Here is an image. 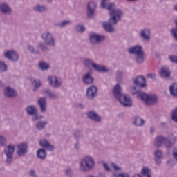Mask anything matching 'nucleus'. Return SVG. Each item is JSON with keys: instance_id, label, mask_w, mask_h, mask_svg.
<instances>
[{"instance_id": "5fc2aeb1", "label": "nucleus", "mask_w": 177, "mask_h": 177, "mask_svg": "<svg viewBox=\"0 0 177 177\" xmlns=\"http://www.w3.org/2000/svg\"><path fill=\"white\" fill-rule=\"evenodd\" d=\"M114 6H115L114 3H111L107 6H106L105 8L107 9V10H109V12H111V10L115 9V8H114Z\"/></svg>"}, {"instance_id": "0eeeda50", "label": "nucleus", "mask_w": 177, "mask_h": 177, "mask_svg": "<svg viewBox=\"0 0 177 177\" xmlns=\"http://www.w3.org/2000/svg\"><path fill=\"white\" fill-rule=\"evenodd\" d=\"M15 149L16 147L15 145H9L4 149V153L6 155V164L10 165L13 162V154H15Z\"/></svg>"}, {"instance_id": "473e14b6", "label": "nucleus", "mask_w": 177, "mask_h": 177, "mask_svg": "<svg viewBox=\"0 0 177 177\" xmlns=\"http://www.w3.org/2000/svg\"><path fill=\"white\" fill-rule=\"evenodd\" d=\"M46 125H48V122L45 120H39L38 121L35 126L37 131H42L46 128Z\"/></svg>"}, {"instance_id": "3c124183", "label": "nucleus", "mask_w": 177, "mask_h": 177, "mask_svg": "<svg viewBox=\"0 0 177 177\" xmlns=\"http://www.w3.org/2000/svg\"><path fill=\"white\" fill-rule=\"evenodd\" d=\"M167 164L169 167H174V165H176V161L174 159H169L167 162Z\"/></svg>"}, {"instance_id": "13d9d810", "label": "nucleus", "mask_w": 177, "mask_h": 177, "mask_svg": "<svg viewBox=\"0 0 177 177\" xmlns=\"http://www.w3.org/2000/svg\"><path fill=\"white\" fill-rule=\"evenodd\" d=\"M109 0H102L101 1V7L102 8H106V2H107Z\"/></svg>"}, {"instance_id": "7c9ffc66", "label": "nucleus", "mask_w": 177, "mask_h": 177, "mask_svg": "<svg viewBox=\"0 0 177 177\" xmlns=\"http://www.w3.org/2000/svg\"><path fill=\"white\" fill-rule=\"evenodd\" d=\"M71 24V20H64L61 22H56L54 24V27H58L59 28H64V27H67V26H70Z\"/></svg>"}, {"instance_id": "0e129e2a", "label": "nucleus", "mask_w": 177, "mask_h": 177, "mask_svg": "<svg viewBox=\"0 0 177 177\" xmlns=\"http://www.w3.org/2000/svg\"><path fill=\"white\" fill-rule=\"evenodd\" d=\"M160 127L162 128H164V127H167V122H161L160 123Z\"/></svg>"}, {"instance_id": "f03ea898", "label": "nucleus", "mask_w": 177, "mask_h": 177, "mask_svg": "<svg viewBox=\"0 0 177 177\" xmlns=\"http://www.w3.org/2000/svg\"><path fill=\"white\" fill-rule=\"evenodd\" d=\"M176 142V136H174L173 133H171L167 137L164 136V135L156 136L154 145L156 147H162V146H165L167 150H169V149H172L175 146Z\"/></svg>"}, {"instance_id": "58836bf2", "label": "nucleus", "mask_w": 177, "mask_h": 177, "mask_svg": "<svg viewBox=\"0 0 177 177\" xmlns=\"http://www.w3.org/2000/svg\"><path fill=\"white\" fill-rule=\"evenodd\" d=\"M142 177H151L150 174V169L148 167H144L142 169Z\"/></svg>"}, {"instance_id": "f257e3e1", "label": "nucleus", "mask_w": 177, "mask_h": 177, "mask_svg": "<svg viewBox=\"0 0 177 177\" xmlns=\"http://www.w3.org/2000/svg\"><path fill=\"white\" fill-rule=\"evenodd\" d=\"M110 17L108 21L102 23V27L109 34H114L115 32V28L114 26H117L118 21L121 20L122 16H124V12L119 8H115L111 10L109 12Z\"/></svg>"}, {"instance_id": "338daca9", "label": "nucleus", "mask_w": 177, "mask_h": 177, "mask_svg": "<svg viewBox=\"0 0 177 177\" xmlns=\"http://www.w3.org/2000/svg\"><path fill=\"white\" fill-rule=\"evenodd\" d=\"M100 176L106 177V173H100Z\"/></svg>"}, {"instance_id": "a878e982", "label": "nucleus", "mask_w": 177, "mask_h": 177, "mask_svg": "<svg viewBox=\"0 0 177 177\" xmlns=\"http://www.w3.org/2000/svg\"><path fill=\"white\" fill-rule=\"evenodd\" d=\"M39 145L41 146V147H44V149H46L48 150V151H53L55 150V147L49 142L46 139H42L39 141Z\"/></svg>"}, {"instance_id": "5701e85b", "label": "nucleus", "mask_w": 177, "mask_h": 177, "mask_svg": "<svg viewBox=\"0 0 177 177\" xmlns=\"http://www.w3.org/2000/svg\"><path fill=\"white\" fill-rule=\"evenodd\" d=\"M37 104L40 109L41 113H46V97H39L37 100Z\"/></svg>"}, {"instance_id": "423d86ee", "label": "nucleus", "mask_w": 177, "mask_h": 177, "mask_svg": "<svg viewBox=\"0 0 177 177\" xmlns=\"http://www.w3.org/2000/svg\"><path fill=\"white\" fill-rule=\"evenodd\" d=\"M139 98L143 100L148 106H154L158 103V96L156 94H147L146 93H140Z\"/></svg>"}, {"instance_id": "4468645a", "label": "nucleus", "mask_w": 177, "mask_h": 177, "mask_svg": "<svg viewBox=\"0 0 177 177\" xmlns=\"http://www.w3.org/2000/svg\"><path fill=\"white\" fill-rule=\"evenodd\" d=\"M138 35L144 42H150V39H151V31L149 28L142 29Z\"/></svg>"}, {"instance_id": "e433bc0d", "label": "nucleus", "mask_w": 177, "mask_h": 177, "mask_svg": "<svg viewBox=\"0 0 177 177\" xmlns=\"http://www.w3.org/2000/svg\"><path fill=\"white\" fill-rule=\"evenodd\" d=\"M171 120L173 121V122L177 124V106L171 111Z\"/></svg>"}, {"instance_id": "4d7b16f0", "label": "nucleus", "mask_w": 177, "mask_h": 177, "mask_svg": "<svg viewBox=\"0 0 177 177\" xmlns=\"http://www.w3.org/2000/svg\"><path fill=\"white\" fill-rule=\"evenodd\" d=\"M147 78H151L152 80H153V78H156V74L154 73H148L147 75Z\"/></svg>"}, {"instance_id": "680f3d73", "label": "nucleus", "mask_w": 177, "mask_h": 177, "mask_svg": "<svg viewBox=\"0 0 177 177\" xmlns=\"http://www.w3.org/2000/svg\"><path fill=\"white\" fill-rule=\"evenodd\" d=\"M154 132H156V128H154V127H151L150 128V133H154Z\"/></svg>"}, {"instance_id": "cd10ccee", "label": "nucleus", "mask_w": 177, "mask_h": 177, "mask_svg": "<svg viewBox=\"0 0 177 177\" xmlns=\"http://www.w3.org/2000/svg\"><path fill=\"white\" fill-rule=\"evenodd\" d=\"M48 6L39 3L36 4L33 7V10H35V12H38L39 13H45V12H48Z\"/></svg>"}, {"instance_id": "8fccbe9b", "label": "nucleus", "mask_w": 177, "mask_h": 177, "mask_svg": "<svg viewBox=\"0 0 177 177\" xmlns=\"http://www.w3.org/2000/svg\"><path fill=\"white\" fill-rule=\"evenodd\" d=\"M169 60H170V62L171 63H175L176 64H177V56L176 55H169Z\"/></svg>"}, {"instance_id": "c756f323", "label": "nucleus", "mask_w": 177, "mask_h": 177, "mask_svg": "<svg viewBox=\"0 0 177 177\" xmlns=\"http://www.w3.org/2000/svg\"><path fill=\"white\" fill-rule=\"evenodd\" d=\"M43 95H46L50 99H57V94L55 93L52 90L46 88L42 91Z\"/></svg>"}, {"instance_id": "09e8293b", "label": "nucleus", "mask_w": 177, "mask_h": 177, "mask_svg": "<svg viewBox=\"0 0 177 177\" xmlns=\"http://www.w3.org/2000/svg\"><path fill=\"white\" fill-rule=\"evenodd\" d=\"M65 174L67 177H73V170L70 167L66 168Z\"/></svg>"}, {"instance_id": "7ed1b4c3", "label": "nucleus", "mask_w": 177, "mask_h": 177, "mask_svg": "<svg viewBox=\"0 0 177 177\" xmlns=\"http://www.w3.org/2000/svg\"><path fill=\"white\" fill-rule=\"evenodd\" d=\"M127 52L129 55H135L136 64H143L145 63L146 54L145 53V50H143V46L140 45L131 46L127 49Z\"/></svg>"}, {"instance_id": "69168bd1", "label": "nucleus", "mask_w": 177, "mask_h": 177, "mask_svg": "<svg viewBox=\"0 0 177 177\" xmlns=\"http://www.w3.org/2000/svg\"><path fill=\"white\" fill-rule=\"evenodd\" d=\"M133 177H142V175H140V174H136L133 176Z\"/></svg>"}, {"instance_id": "c9c22d12", "label": "nucleus", "mask_w": 177, "mask_h": 177, "mask_svg": "<svg viewBox=\"0 0 177 177\" xmlns=\"http://www.w3.org/2000/svg\"><path fill=\"white\" fill-rule=\"evenodd\" d=\"M28 50L32 55H41V51L38 48H35L34 46L28 45Z\"/></svg>"}, {"instance_id": "2f4dec72", "label": "nucleus", "mask_w": 177, "mask_h": 177, "mask_svg": "<svg viewBox=\"0 0 177 177\" xmlns=\"http://www.w3.org/2000/svg\"><path fill=\"white\" fill-rule=\"evenodd\" d=\"M26 113L28 115H34L35 114H38V109L35 106L30 105L26 108Z\"/></svg>"}, {"instance_id": "72a5a7b5", "label": "nucleus", "mask_w": 177, "mask_h": 177, "mask_svg": "<svg viewBox=\"0 0 177 177\" xmlns=\"http://www.w3.org/2000/svg\"><path fill=\"white\" fill-rule=\"evenodd\" d=\"M46 150H45L44 149H39L37 151V158H39V160H46Z\"/></svg>"}, {"instance_id": "1a4fd4ad", "label": "nucleus", "mask_w": 177, "mask_h": 177, "mask_svg": "<svg viewBox=\"0 0 177 177\" xmlns=\"http://www.w3.org/2000/svg\"><path fill=\"white\" fill-rule=\"evenodd\" d=\"M89 41L93 45H99L106 41V36L97 33H91L89 35Z\"/></svg>"}, {"instance_id": "ea45409f", "label": "nucleus", "mask_w": 177, "mask_h": 177, "mask_svg": "<svg viewBox=\"0 0 177 177\" xmlns=\"http://www.w3.org/2000/svg\"><path fill=\"white\" fill-rule=\"evenodd\" d=\"M46 45L47 44L44 42L39 43V48H40L41 52H49V50H50V48Z\"/></svg>"}, {"instance_id": "f3484780", "label": "nucleus", "mask_w": 177, "mask_h": 177, "mask_svg": "<svg viewBox=\"0 0 177 177\" xmlns=\"http://www.w3.org/2000/svg\"><path fill=\"white\" fill-rule=\"evenodd\" d=\"M3 93L4 96L8 97V99H15V97H17V91L10 86H7L4 88Z\"/></svg>"}, {"instance_id": "6e6552de", "label": "nucleus", "mask_w": 177, "mask_h": 177, "mask_svg": "<svg viewBox=\"0 0 177 177\" xmlns=\"http://www.w3.org/2000/svg\"><path fill=\"white\" fill-rule=\"evenodd\" d=\"M41 39L48 46H50L51 48L56 47V39L50 32L46 31L44 32L41 35Z\"/></svg>"}, {"instance_id": "39448f33", "label": "nucleus", "mask_w": 177, "mask_h": 177, "mask_svg": "<svg viewBox=\"0 0 177 177\" xmlns=\"http://www.w3.org/2000/svg\"><path fill=\"white\" fill-rule=\"evenodd\" d=\"M83 65L85 68H91V67H93V68L95 71H97V73H109L110 71V69H109L107 66L96 64L90 58H84L83 60Z\"/></svg>"}, {"instance_id": "412c9836", "label": "nucleus", "mask_w": 177, "mask_h": 177, "mask_svg": "<svg viewBox=\"0 0 177 177\" xmlns=\"http://www.w3.org/2000/svg\"><path fill=\"white\" fill-rule=\"evenodd\" d=\"M48 81L50 86L55 89H57L62 86V82L57 79V76H49Z\"/></svg>"}, {"instance_id": "b1692460", "label": "nucleus", "mask_w": 177, "mask_h": 177, "mask_svg": "<svg viewBox=\"0 0 177 177\" xmlns=\"http://www.w3.org/2000/svg\"><path fill=\"white\" fill-rule=\"evenodd\" d=\"M161 78H171V71L168 66H162L159 72Z\"/></svg>"}, {"instance_id": "6ab92c4d", "label": "nucleus", "mask_w": 177, "mask_h": 177, "mask_svg": "<svg viewBox=\"0 0 177 177\" xmlns=\"http://www.w3.org/2000/svg\"><path fill=\"white\" fill-rule=\"evenodd\" d=\"M82 81L84 83L85 85H92L95 82V79L92 76V72L91 71L86 73L82 77Z\"/></svg>"}, {"instance_id": "a18cd8bd", "label": "nucleus", "mask_w": 177, "mask_h": 177, "mask_svg": "<svg viewBox=\"0 0 177 177\" xmlns=\"http://www.w3.org/2000/svg\"><path fill=\"white\" fill-rule=\"evenodd\" d=\"M8 71V66L5 62L0 61V73H5Z\"/></svg>"}, {"instance_id": "bb28decb", "label": "nucleus", "mask_w": 177, "mask_h": 177, "mask_svg": "<svg viewBox=\"0 0 177 177\" xmlns=\"http://www.w3.org/2000/svg\"><path fill=\"white\" fill-rule=\"evenodd\" d=\"M145 122V120L140 118V116L137 115L133 118L132 123L135 127H143Z\"/></svg>"}, {"instance_id": "f704fd0d", "label": "nucleus", "mask_w": 177, "mask_h": 177, "mask_svg": "<svg viewBox=\"0 0 177 177\" xmlns=\"http://www.w3.org/2000/svg\"><path fill=\"white\" fill-rule=\"evenodd\" d=\"M169 89L170 95H171V96H173L174 97L177 98V83H172L170 85Z\"/></svg>"}, {"instance_id": "ddd939ff", "label": "nucleus", "mask_w": 177, "mask_h": 177, "mask_svg": "<svg viewBox=\"0 0 177 177\" xmlns=\"http://www.w3.org/2000/svg\"><path fill=\"white\" fill-rule=\"evenodd\" d=\"M97 96V86L92 85L86 88V97L89 100H93Z\"/></svg>"}, {"instance_id": "864d4df0", "label": "nucleus", "mask_w": 177, "mask_h": 177, "mask_svg": "<svg viewBox=\"0 0 177 177\" xmlns=\"http://www.w3.org/2000/svg\"><path fill=\"white\" fill-rule=\"evenodd\" d=\"M124 75V72L122 71H118L116 72V78L118 80V81H120V80H121V77H122Z\"/></svg>"}, {"instance_id": "dca6fc26", "label": "nucleus", "mask_w": 177, "mask_h": 177, "mask_svg": "<svg viewBox=\"0 0 177 177\" xmlns=\"http://www.w3.org/2000/svg\"><path fill=\"white\" fill-rule=\"evenodd\" d=\"M3 56L10 62H19L20 56L15 50H7L4 53Z\"/></svg>"}, {"instance_id": "9d476101", "label": "nucleus", "mask_w": 177, "mask_h": 177, "mask_svg": "<svg viewBox=\"0 0 177 177\" xmlns=\"http://www.w3.org/2000/svg\"><path fill=\"white\" fill-rule=\"evenodd\" d=\"M111 167L113 169V171L111 170L113 176H114V177H130L129 174H128V173H125V172L118 173V172H120V171H122V167L118 166V165H117L114 162H112Z\"/></svg>"}, {"instance_id": "774afa93", "label": "nucleus", "mask_w": 177, "mask_h": 177, "mask_svg": "<svg viewBox=\"0 0 177 177\" xmlns=\"http://www.w3.org/2000/svg\"><path fill=\"white\" fill-rule=\"evenodd\" d=\"M4 86H5V84H3V82L0 81V88H2Z\"/></svg>"}, {"instance_id": "de8ad7c7", "label": "nucleus", "mask_w": 177, "mask_h": 177, "mask_svg": "<svg viewBox=\"0 0 177 177\" xmlns=\"http://www.w3.org/2000/svg\"><path fill=\"white\" fill-rule=\"evenodd\" d=\"M154 156H155V158H162V151L160 150V149H157L155 152H154Z\"/></svg>"}, {"instance_id": "f8f14e48", "label": "nucleus", "mask_w": 177, "mask_h": 177, "mask_svg": "<svg viewBox=\"0 0 177 177\" xmlns=\"http://www.w3.org/2000/svg\"><path fill=\"white\" fill-rule=\"evenodd\" d=\"M13 12V10L10 5L6 1H2L0 3V13L6 16L10 15Z\"/></svg>"}, {"instance_id": "20e7f679", "label": "nucleus", "mask_w": 177, "mask_h": 177, "mask_svg": "<svg viewBox=\"0 0 177 177\" xmlns=\"http://www.w3.org/2000/svg\"><path fill=\"white\" fill-rule=\"evenodd\" d=\"M95 167H96L95 158L91 156L84 157L80 162V171L81 172H89V171L95 169Z\"/></svg>"}, {"instance_id": "603ef678", "label": "nucleus", "mask_w": 177, "mask_h": 177, "mask_svg": "<svg viewBox=\"0 0 177 177\" xmlns=\"http://www.w3.org/2000/svg\"><path fill=\"white\" fill-rule=\"evenodd\" d=\"M102 165L106 172H111V169L107 163H106L105 162H102Z\"/></svg>"}, {"instance_id": "bf43d9fd", "label": "nucleus", "mask_w": 177, "mask_h": 177, "mask_svg": "<svg viewBox=\"0 0 177 177\" xmlns=\"http://www.w3.org/2000/svg\"><path fill=\"white\" fill-rule=\"evenodd\" d=\"M30 176H31V177H37V176L35 175V171L34 170H31L30 171Z\"/></svg>"}, {"instance_id": "4be33fe9", "label": "nucleus", "mask_w": 177, "mask_h": 177, "mask_svg": "<svg viewBox=\"0 0 177 177\" xmlns=\"http://www.w3.org/2000/svg\"><path fill=\"white\" fill-rule=\"evenodd\" d=\"M95 12H96V3L95 1H90L87 4V16L90 19L93 17V15H95Z\"/></svg>"}, {"instance_id": "37998d69", "label": "nucleus", "mask_w": 177, "mask_h": 177, "mask_svg": "<svg viewBox=\"0 0 177 177\" xmlns=\"http://www.w3.org/2000/svg\"><path fill=\"white\" fill-rule=\"evenodd\" d=\"M130 92L131 93H132V95H138V97H139L140 93H145V92L143 91H139V90H138L136 86L131 87Z\"/></svg>"}, {"instance_id": "e2e57ef3", "label": "nucleus", "mask_w": 177, "mask_h": 177, "mask_svg": "<svg viewBox=\"0 0 177 177\" xmlns=\"http://www.w3.org/2000/svg\"><path fill=\"white\" fill-rule=\"evenodd\" d=\"M155 162L158 165H160V164H161V160H160V159H158V158H155Z\"/></svg>"}, {"instance_id": "79ce46f5", "label": "nucleus", "mask_w": 177, "mask_h": 177, "mask_svg": "<svg viewBox=\"0 0 177 177\" xmlns=\"http://www.w3.org/2000/svg\"><path fill=\"white\" fill-rule=\"evenodd\" d=\"M75 30L76 31V32L82 34V32H84V31H85V26H84V25L82 24L76 25L75 27Z\"/></svg>"}, {"instance_id": "a211bd4d", "label": "nucleus", "mask_w": 177, "mask_h": 177, "mask_svg": "<svg viewBox=\"0 0 177 177\" xmlns=\"http://www.w3.org/2000/svg\"><path fill=\"white\" fill-rule=\"evenodd\" d=\"M133 84L140 86V88H146L147 84L146 83V78L143 75L136 76L133 79Z\"/></svg>"}, {"instance_id": "a19ab883", "label": "nucleus", "mask_w": 177, "mask_h": 177, "mask_svg": "<svg viewBox=\"0 0 177 177\" xmlns=\"http://www.w3.org/2000/svg\"><path fill=\"white\" fill-rule=\"evenodd\" d=\"M175 24L176 28H171L170 32L176 41H177V19L175 20Z\"/></svg>"}, {"instance_id": "6e6d98bb", "label": "nucleus", "mask_w": 177, "mask_h": 177, "mask_svg": "<svg viewBox=\"0 0 177 177\" xmlns=\"http://www.w3.org/2000/svg\"><path fill=\"white\" fill-rule=\"evenodd\" d=\"M32 117V121H37V120H39V117H38V113H35V115H31Z\"/></svg>"}, {"instance_id": "aec40b11", "label": "nucleus", "mask_w": 177, "mask_h": 177, "mask_svg": "<svg viewBox=\"0 0 177 177\" xmlns=\"http://www.w3.org/2000/svg\"><path fill=\"white\" fill-rule=\"evenodd\" d=\"M86 115L88 120L94 121V122H102V117H100V115L93 110L88 111Z\"/></svg>"}, {"instance_id": "393cba45", "label": "nucleus", "mask_w": 177, "mask_h": 177, "mask_svg": "<svg viewBox=\"0 0 177 177\" xmlns=\"http://www.w3.org/2000/svg\"><path fill=\"white\" fill-rule=\"evenodd\" d=\"M113 95L115 99L118 100L120 99V97H121L122 93V88H121V86L120 84H117L113 88Z\"/></svg>"}, {"instance_id": "2eb2a0df", "label": "nucleus", "mask_w": 177, "mask_h": 177, "mask_svg": "<svg viewBox=\"0 0 177 177\" xmlns=\"http://www.w3.org/2000/svg\"><path fill=\"white\" fill-rule=\"evenodd\" d=\"M118 100H119L123 107H132V99L128 95L123 94Z\"/></svg>"}, {"instance_id": "c85d7f7f", "label": "nucleus", "mask_w": 177, "mask_h": 177, "mask_svg": "<svg viewBox=\"0 0 177 177\" xmlns=\"http://www.w3.org/2000/svg\"><path fill=\"white\" fill-rule=\"evenodd\" d=\"M30 81L34 86L33 91H35V90L38 89V88H41L42 86V83H41V80H39V79H35L34 77H30Z\"/></svg>"}, {"instance_id": "c03bdc74", "label": "nucleus", "mask_w": 177, "mask_h": 177, "mask_svg": "<svg viewBox=\"0 0 177 177\" xmlns=\"http://www.w3.org/2000/svg\"><path fill=\"white\" fill-rule=\"evenodd\" d=\"M73 136L76 139H82L84 138V135L81 133V131L77 129L73 131Z\"/></svg>"}, {"instance_id": "052dcab7", "label": "nucleus", "mask_w": 177, "mask_h": 177, "mask_svg": "<svg viewBox=\"0 0 177 177\" xmlns=\"http://www.w3.org/2000/svg\"><path fill=\"white\" fill-rule=\"evenodd\" d=\"M76 106H77V109H84V105L81 103L77 104Z\"/></svg>"}, {"instance_id": "49530a36", "label": "nucleus", "mask_w": 177, "mask_h": 177, "mask_svg": "<svg viewBox=\"0 0 177 177\" xmlns=\"http://www.w3.org/2000/svg\"><path fill=\"white\" fill-rule=\"evenodd\" d=\"M6 138L3 136H0V147L6 146Z\"/></svg>"}, {"instance_id": "4c0bfd02", "label": "nucleus", "mask_w": 177, "mask_h": 177, "mask_svg": "<svg viewBox=\"0 0 177 177\" xmlns=\"http://www.w3.org/2000/svg\"><path fill=\"white\" fill-rule=\"evenodd\" d=\"M38 66L40 70H49V64L44 61L39 62Z\"/></svg>"}, {"instance_id": "9b49d317", "label": "nucleus", "mask_w": 177, "mask_h": 177, "mask_svg": "<svg viewBox=\"0 0 177 177\" xmlns=\"http://www.w3.org/2000/svg\"><path fill=\"white\" fill-rule=\"evenodd\" d=\"M17 155L19 157H24L28 153V144L27 142H21L17 145Z\"/></svg>"}]
</instances>
